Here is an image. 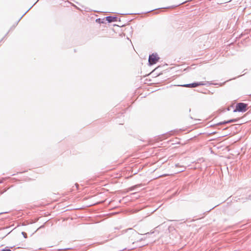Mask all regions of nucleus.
<instances>
[{
    "label": "nucleus",
    "mask_w": 251,
    "mask_h": 251,
    "mask_svg": "<svg viewBox=\"0 0 251 251\" xmlns=\"http://www.w3.org/2000/svg\"><path fill=\"white\" fill-rule=\"evenodd\" d=\"M247 104L242 102L238 103L236 105L234 111L245 112L247 110Z\"/></svg>",
    "instance_id": "f257e3e1"
},
{
    "label": "nucleus",
    "mask_w": 251,
    "mask_h": 251,
    "mask_svg": "<svg viewBox=\"0 0 251 251\" xmlns=\"http://www.w3.org/2000/svg\"><path fill=\"white\" fill-rule=\"evenodd\" d=\"M159 57L156 53H152L150 55L149 58V63L150 65L156 64L159 60Z\"/></svg>",
    "instance_id": "f03ea898"
},
{
    "label": "nucleus",
    "mask_w": 251,
    "mask_h": 251,
    "mask_svg": "<svg viewBox=\"0 0 251 251\" xmlns=\"http://www.w3.org/2000/svg\"><path fill=\"white\" fill-rule=\"evenodd\" d=\"M204 84H205L204 83H203L202 82H196V83H191V84L183 85H182V86L186 87H197L199 86L203 85Z\"/></svg>",
    "instance_id": "7ed1b4c3"
},
{
    "label": "nucleus",
    "mask_w": 251,
    "mask_h": 251,
    "mask_svg": "<svg viewBox=\"0 0 251 251\" xmlns=\"http://www.w3.org/2000/svg\"><path fill=\"white\" fill-rule=\"evenodd\" d=\"M115 18L108 16L106 18V21H107L109 22H112L113 21H115Z\"/></svg>",
    "instance_id": "20e7f679"
},
{
    "label": "nucleus",
    "mask_w": 251,
    "mask_h": 251,
    "mask_svg": "<svg viewBox=\"0 0 251 251\" xmlns=\"http://www.w3.org/2000/svg\"><path fill=\"white\" fill-rule=\"evenodd\" d=\"M238 120V119H232V120H229V121H227L226 122H224L222 124H227V123H232V122H235L237 121Z\"/></svg>",
    "instance_id": "39448f33"
}]
</instances>
